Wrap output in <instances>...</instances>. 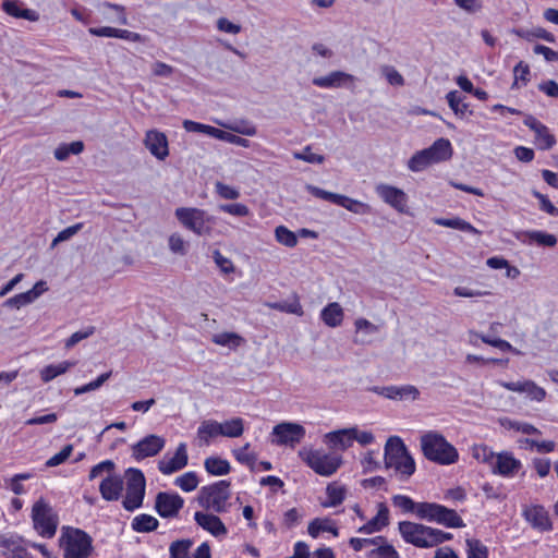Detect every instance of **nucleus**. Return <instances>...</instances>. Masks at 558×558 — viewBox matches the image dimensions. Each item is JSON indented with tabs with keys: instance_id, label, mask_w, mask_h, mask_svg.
I'll list each match as a JSON object with an SVG mask.
<instances>
[{
	"instance_id": "f257e3e1",
	"label": "nucleus",
	"mask_w": 558,
	"mask_h": 558,
	"mask_svg": "<svg viewBox=\"0 0 558 558\" xmlns=\"http://www.w3.org/2000/svg\"><path fill=\"white\" fill-rule=\"evenodd\" d=\"M424 457L435 463L449 465L459 459L458 450L438 432H427L421 436Z\"/></svg>"
},
{
	"instance_id": "f03ea898",
	"label": "nucleus",
	"mask_w": 558,
	"mask_h": 558,
	"mask_svg": "<svg viewBox=\"0 0 558 558\" xmlns=\"http://www.w3.org/2000/svg\"><path fill=\"white\" fill-rule=\"evenodd\" d=\"M385 465L398 472L401 478H409L415 472L414 459L409 453L404 442L398 436L388 438L385 446Z\"/></svg>"
},
{
	"instance_id": "7ed1b4c3",
	"label": "nucleus",
	"mask_w": 558,
	"mask_h": 558,
	"mask_svg": "<svg viewBox=\"0 0 558 558\" xmlns=\"http://www.w3.org/2000/svg\"><path fill=\"white\" fill-rule=\"evenodd\" d=\"M174 216L183 228L198 236H210L216 222L214 216L197 207H178Z\"/></svg>"
},
{
	"instance_id": "20e7f679",
	"label": "nucleus",
	"mask_w": 558,
	"mask_h": 558,
	"mask_svg": "<svg viewBox=\"0 0 558 558\" xmlns=\"http://www.w3.org/2000/svg\"><path fill=\"white\" fill-rule=\"evenodd\" d=\"M64 558H88L93 553L92 537L80 529L63 527L60 538Z\"/></svg>"
},
{
	"instance_id": "39448f33",
	"label": "nucleus",
	"mask_w": 558,
	"mask_h": 558,
	"mask_svg": "<svg viewBox=\"0 0 558 558\" xmlns=\"http://www.w3.org/2000/svg\"><path fill=\"white\" fill-rule=\"evenodd\" d=\"M231 496L230 483L227 481H219L199 489L197 501L201 507L206 510H211L217 513H222L228 510V500Z\"/></svg>"
},
{
	"instance_id": "423d86ee",
	"label": "nucleus",
	"mask_w": 558,
	"mask_h": 558,
	"mask_svg": "<svg viewBox=\"0 0 558 558\" xmlns=\"http://www.w3.org/2000/svg\"><path fill=\"white\" fill-rule=\"evenodd\" d=\"M418 519L435 522L446 527H463L464 522L456 510L436 502H421Z\"/></svg>"
},
{
	"instance_id": "0eeeda50",
	"label": "nucleus",
	"mask_w": 558,
	"mask_h": 558,
	"mask_svg": "<svg viewBox=\"0 0 558 558\" xmlns=\"http://www.w3.org/2000/svg\"><path fill=\"white\" fill-rule=\"evenodd\" d=\"M126 494L122 501L125 510L134 511L143 504L145 496L146 481L143 472L138 469L130 468L125 472Z\"/></svg>"
},
{
	"instance_id": "6e6552de",
	"label": "nucleus",
	"mask_w": 558,
	"mask_h": 558,
	"mask_svg": "<svg viewBox=\"0 0 558 558\" xmlns=\"http://www.w3.org/2000/svg\"><path fill=\"white\" fill-rule=\"evenodd\" d=\"M32 518L35 530L44 537L54 536L58 525V518L51 507L44 500H38L32 509Z\"/></svg>"
},
{
	"instance_id": "1a4fd4ad",
	"label": "nucleus",
	"mask_w": 558,
	"mask_h": 558,
	"mask_svg": "<svg viewBox=\"0 0 558 558\" xmlns=\"http://www.w3.org/2000/svg\"><path fill=\"white\" fill-rule=\"evenodd\" d=\"M306 190L315 197L328 201L338 206L359 215H367L371 213V206L357 199L350 198L342 194L325 191L318 186L307 184Z\"/></svg>"
},
{
	"instance_id": "9d476101",
	"label": "nucleus",
	"mask_w": 558,
	"mask_h": 558,
	"mask_svg": "<svg viewBox=\"0 0 558 558\" xmlns=\"http://www.w3.org/2000/svg\"><path fill=\"white\" fill-rule=\"evenodd\" d=\"M399 532L402 538L418 548H429L432 538V527L411 521L399 523Z\"/></svg>"
},
{
	"instance_id": "9b49d317",
	"label": "nucleus",
	"mask_w": 558,
	"mask_h": 558,
	"mask_svg": "<svg viewBox=\"0 0 558 558\" xmlns=\"http://www.w3.org/2000/svg\"><path fill=\"white\" fill-rule=\"evenodd\" d=\"M305 460L312 470L323 476L332 475L342 462L339 456L325 453L319 450L310 451Z\"/></svg>"
},
{
	"instance_id": "f8f14e48",
	"label": "nucleus",
	"mask_w": 558,
	"mask_h": 558,
	"mask_svg": "<svg viewBox=\"0 0 558 558\" xmlns=\"http://www.w3.org/2000/svg\"><path fill=\"white\" fill-rule=\"evenodd\" d=\"M274 444L294 448L305 436V428L298 423L282 422L272 428Z\"/></svg>"
},
{
	"instance_id": "ddd939ff",
	"label": "nucleus",
	"mask_w": 558,
	"mask_h": 558,
	"mask_svg": "<svg viewBox=\"0 0 558 558\" xmlns=\"http://www.w3.org/2000/svg\"><path fill=\"white\" fill-rule=\"evenodd\" d=\"M183 505L184 500L180 495L160 492L156 496L155 510L161 518H175Z\"/></svg>"
},
{
	"instance_id": "4468645a",
	"label": "nucleus",
	"mask_w": 558,
	"mask_h": 558,
	"mask_svg": "<svg viewBox=\"0 0 558 558\" xmlns=\"http://www.w3.org/2000/svg\"><path fill=\"white\" fill-rule=\"evenodd\" d=\"M166 440L158 435H148L132 446V457L140 461L157 456L165 447Z\"/></svg>"
},
{
	"instance_id": "2eb2a0df",
	"label": "nucleus",
	"mask_w": 558,
	"mask_h": 558,
	"mask_svg": "<svg viewBox=\"0 0 558 558\" xmlns=\"http://www.w3.org/2000/svg\"><path fill=\"white\" fill-rule=\"evenodd\" d=\"M369 390L390 400L415 401L420 390L413 385L373 387Z\"/></svg>"
},
{
	"instance_id": "dca6fc26",
	"label": "nucleus",
	"mask_w": 558,
	"mask_h": 558,
	"mask_svg": "<svg viewBox=\"0 0 558 558\" xmlns=\"http://www.w3.org/2000/svg\"><path fill=\"white\" fill-rule=\"evenodd\" d=\"M144 146L158 160H165L169 156L168 138L163 132L148 130L145 133Z\"/></svg>"
},
{
	"instance_id": "f3484780",
	"label": "nucleus",
	"mask_w": 558,
	"mask_h": 558,
	"mask_svg": "<svg viewBox=\"0 0 558 558\" xmlns=\"http://www.w3.org/2000/svg\"><path fill=\"white\" fill-rule=\"evenodd\" d=\"M522 468L520 460L510 451L498 452L492 468V473L502 477H513Z\"/></svg>"
},
{
	"instance_id": "a211bd4d",
	"label": "nucleus",
	"mask_w": 558,
	"mask_h": 558,
	"mask_svg": "<svg viewBox=\"0 0 558 558\" xmlns=\"http://www.w3.org/2000/svg\"><path fill=\"white\" fill-rule=\"evenodd\" d=\"M522 515L533 529L539 532H547L553 527L548 511L541 505L525 507Z\"/></svg>"
},
{
	"instance_id": "6ab92c4d",
	"label": "nucleus",
	"mask_w": 558,
	"mask_h": 558,
	"mask_svg": "<svg viewBox=\"0 0 558 558\" xmlns=\"http://www.w3.org/2000/svg\"><path fill=\"white\" fill-rule=\"evenodd\" d=\"M524 124L535 133V142L539 149H550L555 144V136L549 132L548 128L539 122L533 116H526Z\"/></svg>"
},
{
	"instance_id": "aec40b11",
	"label": "nucleus",
	"mask_w": 558,
	"mask_h": 558,
	"mask_svg": "<svg viewBox=\"0 0 558 558\" xmlns=\"http://www.w3.org/2000/svg\"><path fill=\"white\" fill-rule=\"evenodd\" d=\"M377 194L383 198V201L389 204L399 213H407V194L395 186L388 184H379L376 186Z\"/></svg>"
},
{
	"instance_id": "412c9836",
	"label": "nucleus",
	"mask_w": 558,
	"mask_h": 558,
	"mask_svg": "<svg viewBox=\"0 0 558 558\" xmlns=\"http://www.w3.org/2000/svg\"><path fill=\"white\" fill-rule=\"evenodd\" d=\"M187 451H186V445L184 442H181L175 450V453L173 457L165 456L159 462H158V469L162 474H172L174 472H178L186 466L187 464Z\"/></svg>"
},
{
	"instance_id": "4be33fe9",
	"label": "nucleus",
	"mask_w": 558,
	"mask_h": 558,
	"mask_svg": "<svg viewBox=\"0 0 558 558\" xmlns=\"http://www.w3.org/2000/svg\"><path fill=\"white\" fill-rule=\"evenodd\" d=\"M194 519L202 529L209 532L215 537L227 534L226 525L220 518L214 513L197 511L194 514Z\"/></svg>"
},
{
	"instance_id": "5701e85b",
	"label": "nucleus",
	"mask_w": 558,
	"mask_h": 558,
	"mask_svg": "<svg viewBox=\"0 0 558 558\" xmlns=\"http://www.w3.org/2000/svg\"><path fill=\"white\" fill-rule=\"evenodd\" d=\"M123 481L120 475L111 474L104 478L99 485L101 497L107 501H114L121 497Z\"/></svg>"
},
{
	"instance_id": "b1692460",
	"label": "nucleus",
	"mask_w": 558,
	"mask_h": 558,
	"mask_svg": "<svg viewBox=\"0 0 558 558\" xmlns=\"http://www.w3.org/2000/svg\"><path fill=\"white\" fill-rule=\"evenodd\" d=\"M423 150L430 159L433 165L447 161L452 156L451 143L449 142V140L442 137L436 140L432 146Z\"/></svg>"
},
{
	"instance_id": "393cba45",
	"label": "nucleus",
	"mask_w": 558,
	"mask_h": 558,
	"mask_svg": "<svg viewBox=\"0 0 558 558\" xmlns=\"http://www.w3.org/2000/svg\"><path fill=\"white\" fill-rule=\"evenodd\" d=\"M389 524V509L384 502L378 504L377 514L371 519L367 523L362 525L357 532L364 534H372L374 532L381 531Z\"/></svg>"
},
{
	"instance_id": "a878e982",
	"label": "nucleus",
	"mask_w": 558,
	"mask_h": 558,
	"mask_svg": "<svg viewBox=\"0 0 558 558\" xmlns=\"http://www.w3.org/2000/svg\"><path fill=\"white\" fill-rule=\"evenodd\" d=\"M354 80V76L349 73L342 71H333L326 76L314 77L313 84L322 88H333L340 87L347 82H353Z\"/></svg>"
},
{
	"instance_id": "bb28decb",
	"label": "nucleus",
	"mask_w": 558,
	"mask_h": 558,
	"mask_svg": "<svg viewBox=\"0 0 558 558\" xmlns=\"http://www.w3.org/2000/svg\"><path fill=\"white\" fill-rule=\"evenodd\" d=\"M326 444L330 448L345 450L353 444L351 428L330 432L325 435Z\"/></svg>"
},
{
	"instance_id": "cd10ccee",
	"label": "nucleus",
	"mask_w": 558,
	"mask_h": 558,
	"mask_svg": "<svg viewBox=\"0 0 558 558\" xmlns=\"http://www.w3.org/2000/svg\"><path fill=\"white\" fill-rule=\"evenodd\" d=\"M344 317L343 310L338 302H332L326 305L320 312L322 320L331 328L338 327L342 324Z\"/></svg>"
},
{
	"instance_id": "c85d7f7f",
	"label": "nucleus",
	"mask_w": 558,
	"mask_h": 558,
	"mask_svg": "<svg viewBox=\"0 0 558 558\" xmlns=\"http://www.w3.org/2000/svg\"><path fill=\"white\" fill-rule=\"evenodd\" d=\"M221 436L220 423L214 420L203 421L197 429V438L208 445L210 438Z\"/></svg>"
},
{
	"instance_id": "c756f323",
	"label": "nucleus",
	"mask_w": 558,
	"mask_h": 558,
	"mask_svg": "<svg viewBox=\"0 0 558 558\" xmlns=\"http://www.w3.org/2000/svg\"><path fill=\"white\" fill-rule=\"evenodd\" d=\"M76 363L71 361H63L57 365H47L40 371V378L44 383H49L59 375L66 373Z\"/></svg>"
},
{
	"instance_id": "7c9ffc66",
	"label": "nucleus",
	"mask_w": 558,
	"mask_h": 558,
	"mask_svg": "<svg viewBox=\"0 0 558 558\" xmlns=\"http://www.w3.org/2000/svg\"><path fill=\"white\" fill-rule=\"evenodd\" d=\"M307 531L312 537H317L320 532H329L335 536L339 534L338 527L335 525L333 521L328 518L314 519L308 524Z\"/></svg>"
},
{
	"instance_id": "2f4dec72",
	"label": "nucleus",
	"mask_w": 558,
	"mask_h": 558,
	"mask_svg": "<svg viewBox=\"0 0 558 558\" xmlns=\"http://www.w3.org/2000/svg\"><path fill=\"white\" fill-rule=\"evenodd\" d=\"M326 494L328 496V501L323 502V507H337L345 498V488L338 483H330L326 488Z\"/></svg>"
},
{
	"instance_id": "473e14b6",
	"label": "nucleus",
	"mask_w": 558,
	"mask_h": 558,
	"mask_svg": "<svg viewBox=\"0 0 558 558\" xmlns=\"http://www.w3.org/2000/svg\"><path fill=\"white\" fill-rule=\"evenodd\" d=\"M204 466L209 474L218 476L228 474L231 469L229 462L219 457L207 458Z\"/></svg>"
},
{
	"instance_id": "72a5a7b5",
	"label": "nucleus",
	"mask_w": 558,
	"mask_h": 558,
	"mask_svg": "<svg viewBox=\"0 0 558 558\" xmlns=\"http://www.w3.org/2000/svg\"><path fill=\"white\" fill-rule=\"evenodd\" d=\"M158 520L150 514H140L132 521V529L140 533L155 531L158 527Z\"/></svg>"
},
{
	"instance_id": "f704fd0d",
	"label": "nucleus",
	"mask_w": 558,
	"mask_h": 558,
	"mask_svg": "<svg viewBox=\"0 0 558 558\" xmlns=\"http://www.w3.org/2000/svg\"><path fill=\"white\" fill-rule=\"evenodd\" d=\"M211 341L218 345L235 349L244 342V339L235 332H220L214 335Z\"/></svg>"
},
{
	"instance_id": "c9c22d12",
	"label": "nucleus",
	"mask_w": 558,
	"mask_h": 558,
	"mask_svg": "<svg viewBox=\"0 0 558 558\" xmlns=\"http://www.w3.org/2000/svg\"><path fill=\"white\" fill-rule=\"evenodd\" d=\"M84 150V143L75 141L70 144H62L54 149V158L59 161H64L71 154L78 155Z\"/></svg>"
},
{
	"instance_id": "e433bc0d",
	"label": "nucleus",
	"mask_w": 558,
	"mask_h": 558,
	"mask_svg": "<svg viewBox=\"0 0 558 558\" xmlns=\"http://www.w3.org/2000/svg\"><path fill=\"white\" fill-rule=\"evenodd\" d=\"M497 453L487 445H474L472 447V457L481 463L487 464L490 469L494 465Z\"/></svg>"
},
{
	"instance_id": "4c0bfd02",
	"label": "nucleus",
	"mask_w": 558,
	"mask_h": 558,
	"mask_svg": "<svg viewBox=\"0 0 558 558\" xmlns=\"http://www.w3.org/2000/svg\"><path fill=\"white\" fill-rule=\"evenodd\" d=\"M221 436L235 438L243 434L244 426L241 417H233L225 423H220Z\"/></svg>"
},
{
	"instance_id": "58836bf2",
	"label": "nucleus",
	"mask_w": 558,
	"mask_h": 558,
	"mask_svg": "<svg viewBox=\"0 0 558 558\" xmlns=\"http://www.w3.org/2000/svg\"><path fill=\"white\" fill-rule=\"evenodd\" d=\"M267 306L269 308L282 312V313H289L294 314L298 316H302L304 314L303 307L299 301V299L295 296L293 302H275V303H268Z\"/></svg>"
},
{
	"instance_id": "ea45409f",
	"label": "nucleus",
	"mask_w": 558,
	"mask_h": 558,
	"mask_svg": "<svg viewBox=\"0 0 558 558\" xmlns=\"http://www.w3.org/2000/svg\"><path fill=\"white\" fill-rule=\"evenodd\" d=\"M513 83L511 88H520L526 86L530 82V66L527 63L520 61L513 69Z\"/></svg>"
},
{
	"instance_id": "a19ab883",
	"label": "nucleus",
	"mask_w": 558,
	"mask_h": 558,
	"mask_svg": "<svg viewBox=\"0 0 558 558\" xmlns=\"http://www.w3.org/2000/svg\"><path fill=\"white\" fill-rule=\"evenodd\" d=\"M392 505L397 508H400L404 512H412L416 517H418V508L421 502H415L410 497L404 495H395L391 498Z\"/></svg>"
},
{
	"instance_id": "79ce46f5",
	"label": "nucleus",
	"mask_w": 558,
	"mask_h": 558,
	"mask_svg": "<svg viewBox=\"0 0 558 558\" xmlns=\"http://www.w3.org/2000/svg\"><path fill=\"white\" fill-rule=\"evenodd\" d=\"M275 238L278 243L290 248L298 244V238L295 233L284 226H278L275 229Z\"/></svg>"
},
{
	"instance_id": "37998d69",
	"label": "nucleus",
	"mask_w": 558,
	"mask_h": 558,
	"mask_svg": "<svg viewBox=\"0 0 558 558\" xmlns=\"http://www.w3.org/2000/svg\"><path fill=\"white\" fill-rule=\"evenodd\" d=\"M432 165L430 159L423 149L416 151L408 161V168L413 172H421Z\"/></svg>"
},
{
	"instance_id": "c03bdc74",
	"label": "nucleus",
	"mask_w": 558,
	"mask_h": 558,
	"mask_svg": "<svg viewBox=\"0 0 558 558\" xmlns=\"http://www.w3.org/2000/svg\"><path fill=\"white\" fill-rule=\"evenodd\" d=\"M449 107L457 116L463 117L469 111V105L463 101L457 90H451L446 96Z\"/></svg>"
},
{
	"instance_id": "a18cd8bd",
	"label": "nucleus",
	"mask_w": 558,
	"mask_h": 558,
	"mask_svg": "<svg viewBox=\"0 0 558 558\" xmlns=\"http://www.w3.org/2000/svg\"><path fill=\"white\" fill-rule=\"evenodd\" d=\"M526 236L541 246L553 247L557 244V238L554 234L543 231H527Z\"/></svg>"
},
{
	"instance_id": "49530a36",
	"label": "nucleus",
	"mask_w": 558,
	"mask_h": 558,
	"mask_svg": "<svg viewBox=\"0 0 558 558\" xmlns=\"http://www.w3.org/2000/svg\"><path fill=\"white\" fill-rule=\"evenodd\" d=\"M226 129H229L233 133L245 135V136H254L257 133L256 126L248 121H240L234 122L232 124H221Z\"/></svg>"
},
{
	"instance_id": "de8ad7c7",
	"label": "nucleus",
	"mask_w": 558,
	"mask_h": 558,
	"mask_svg": "<svg viewBox=\"0 0 558 558\" xmlns=\"http://www.w3.org/2000/svg\"><path fill=\"white\" fill-rule=\"evenodd\" d=\"M183 128L186 132H193V133H204L208 136H211L215 138V134L217 131V128L203 124L199 122H195L192 120H184L183 121Z\"/></svg>"
},
{
	"instance_id": "09e8293b",
	"label": "nucleus",
	"mask_w": 558,
	"mask_h": 558,
	"mask_svg": "<svg viewBox=\"0 0 558 558\" xmlns=\"http://www.w3.org/2000/svg\"><path fill=\"white\" fill-rule=\"evenodd\" d=\"M215 138L217 140H220V141H223V142H227V143H230V144H234V145H238V146H241V147H250V141L244 138V137H241L234 133H231V132H227V131H223V130H220V129H217L216 131V134H215Z\"/></svg>"
},
{
	"instance_id": "8fccbe9b",
	"label": "nucleus",
	"mask_w": 558,
	"mask_h": 558,
	"mask_svg": "<svg viewBox=\"0 0 558 558\" xmlns=\"http://www.w3.org/2000/svg\"><path fill=\"white\" fill-rule=\"evenodd\" d=\"M169 250L177 255H185L187 253V243L183 239V236L175 232L172 233L168 239Z\"/></svg>"
},
{
	"instance_id": "3c124183",
	"label": "nucleus",
	"mask_w": 558,
	"mask_h": 558,
	"mask_svg": "<svg viewBox=\"0 0 558 558\" xmlns=\"http://www.w3.org/2000/svg\"><path fill=\"white\" fill-rule=\"evenodd\" d=\"M218 209L235 217H246L251 214L250 208L242 203L220 204Z\"/></svg>"
},
{
	"instance_id": "603ef678",
	"label": "nucleus",
	"mask_w": 558,
	"mask_h": 558,
	"mask_svg": "<svg viewBox=\"0 0 558 558\" xmlns=\"http://www.w3.org/2000/svg\"><path fill=\"white\" fill-rule=\"evenodd\" d=\"M468 558H488V549L478 539H466Z\"/></svg>"
},
{
	"instance_id": "864d4df0",
	"label": "nucleus",
	"mask_w": 558,
	"mask_h": 558,
	"mask_svg": "<svg viewBox=\"0 0 558 558\" xmlns=\"http://www.w3.org/2000/svg\"><path fill=\"white\" fill-rule=\"evenodd\" d=\"M192 546L190 539L175 541L170 545L171 558H189V550Z\"/></svg>"
},
{
	"instance_id": "5fc2aeb1",
	"label": "nucleus",
	"mask_w": 558,
	"mask_h": 558,
	"mask_svg": "<svg viewBox=\"0 0 558 558\" xmlns=\"http://www.w3.org/2000/svg\"><path fill=\"white\" fill-rule=\"evenodd\" d=\"M175 485H178L184 492H192L198 485L197 475L194 472H187L177 477Z\"/></svg>"
},
{
	"instance_id": "6e6d98bb",
	"label": "nucleus",
	"mask_w": 558,
	"mask_h": 558,
	"mask_svg": "<svg viewBox=\"0 0 558 558\" xmlns=\"http://www.w3.org/2000/svg\"><path fill=\"white\" fill-rule=\"evenodd\" d=\"M111 374H112L111 371L104 373L96 380L90 381L84 386L75 388L74 395L80 396V395H83V393H86V392H89V391L100 388L105 384V381H107L110 378Z\"/></svg>"
},
{
	"instance_id": "4d7b16f0",
	"label": "nucleus",
	"mask_w": 558,
	"mask_h": 558,
	"mask_svg": "<svg viewBox=\"0 0 558 558\" xmlns=\"http://www.w3.org/2000/svg\"><path fill=\"white\" fill-rule=\"evenodd\" d=\"M250 444H245L242 448L233 451L235 459L243 464H246L251 470L255 469L256 456L248 452Z\"/></svg>"
},
{
	"instance_id": "13d9d810",
	"label": "nucleus",
	"mask_w": 558,
	"mask_h": 558,
	"mask_svg": "<svg viewBox=\"0 0 558 558\" xmlns=\"http://www.w3.org/2000/svg\"><path fill=\"white\" fill-rule=\"evenodd\" d=\"M116 464L111 460H105L95 466L92 468L88 478L93 481L94 478L102 475L104 473H107L108 475H111L114 471Z\"/></svg>"
},
{
	"instance_id": "bf43d9fd",
	"label": "nucleus",
	"mask_w": 558,
	"mask_h": 558,
	"mask_svg": "<svg viewBox=\"0 0 558 558\" xmlns=\"http://www.w3.org/2000/svg\"><path fill=\"white\" fill-rule=\"evenodd\" d=\"M31 303H33L31 294L27 292H23L12 298H9L3 303V306L20 310L21 307L28 305Z\"/></svg>"
},
{
	"instance_id": "052dcab7",
	"label": "nucleus",
	"mask_w": 558,
	"mask_h": 558,
	"mask_svg": "<svg viewBox=\"0 0 558 558\" xmlns=\"http://www.w3.org/2000/svg\"><path fill=\"white\" fill-rule=\"evenodd\" d=\"M293 157L308 163H323L325 160L323 155L313 153L310 146H306L302 151L294 153Z\"/></svg>"
},
{
	"instance_id": "680f3d73",
	"label": "nucleus",
	"mask_w": 558,
	"mask_h": 558,
	"mask_svg": "<svg viewBox=\"0 0 558 558\" xmlns=\"http://www.w3.org/2000/svg\"><path fill=\"white\" fill-rule=\"evenodd\" d=\"M72 451H73L72 445L64 446L60 452L56 453L54 456H52L50 459H48L46 461V466L53 468V466L62 464L70 458Z\"/></svg>"
},
{
	"instance_id": "e2e57ef3",
	"label": "nucleus",
	"mask_w": 558,
	"mask_h": 558,
	"mask_svg": "<svg viewBox=\"0 0 558 558\" xmlns=\"http://www.w3.org/2000/svg\"><path fill=\"white\" fill-rule=\"evenodd\" d=\"M215 189L217 194L225 199H236L240 197V191L233 186L225 184L222 182H216Z\"/></svg>"
},
{
	"instance_id": "0e129e2a",
	"label": "nucleus",
	"mask_w": 558,
	"mask_h": 558,
	"mask_svg": "<svg viewBox=\"0 0 558 558\" xmlns=\"http://www.w3.org/2000/svg\"><path fill=\"white\" fill-rule=\"evenodd\" d=\"M83 225L76 223L70 226L58 233V235L53 239L51 246H56L58 243L70 240L73 235H75L81 229Z\"/></svg>"
},
{
	"instance_id": "69168bd1",
	"label": "nucleus",
	"mask_w": 558,
	"mask_h": 558,
	"mask_svg": "<svg viewBox=\"0 0 558 558\" xmlns=\"http://www.w3.org/2000/svg\"><path fill=\"white\" fill-rule=\"evenodd\" d=\"M525 395L535 401H543L546 397V391L542 387L537 386L533 380H529L526 384V392Z\"/></svg>"
},
{
	"instance_id": "338daca9",
	"label": "nucleus",
	"mask_w": 558,
	"mask_h": 558,
	"mask_svg": "<svg viewBox=\"0 0 558 558\" xmlns=\"http://www.w3.org/2000/svg\"><path fill=\"white\" fill-rule=\"evenodd\" d=\"M534 197H536L539 201V207L543 211L551 215V216H558V209L554 206V204L545 196L544 194L533 191Z\"/></svg>"
},
{
	"instance_id": "774afa93",
	"label": "nucleus",
	"mask_w": 558,
	"mask_h": 558,
	"mask_svg": "<svg viewBox=\"0 0 558 558\" xmlns=\"http://www.w3.org/2000/svg\"><path fill=\"white\" fill-rule=\"evenodd\" d=\"M374 554L379 556V558H399L397 550L389 544L380 545L376 549H373L371 555Z\"/></svg>"
}]
</instances>
